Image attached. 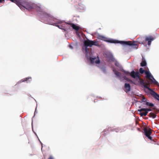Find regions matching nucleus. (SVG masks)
Segmentation results:
<instances>
[{"label":"nucleus","instance_id":"obj_1","mask_svg":"<svg viewBox=\"0 0 159 159\" xmlns=\"http://www.w3.org/2000/svg\"><path fill=\"white\" fill-rule=\"evenodd\" d=\"M47 17L49 20H52L56 22L57 23H53L52 25L58 27L59 28L64 30V29L62 27H65L67 25H71L73 29L75 30L76 31H78L80 29L79 26L72 23H69L65 22L59 20H57L56 19L54 18L52 16L49 15L48 14L47 15Z\"/></svg>","mask_w":159,"mask_h":159},{"label":"nucleus","instance_id":"obj_2","mask_svg":"<svg viewBox=\"0 0 159 159\" xmlns=\"http://www.w3.org/2000/svg\"><path fill=\"white\" fill-rule=\"evenodd\" d=\"M35 8L36 10L38 11H42V9L39 7H36L35 4L31 2L25 1H21L20 0V9L21 10H27L29 11H31Z\"/></svg>","mask_w":159,"mask_h":159},{"label":"nucleus","instance_id":"obj_3","mask_svg":"<svg viewBox=\"0 0 159 159\" xmlns=\"http://www.w3.org/2000/svg\"><path fill=\"white\" fill-rule=\"evenodd\" d=\"M84 44L85 46V50L86 52H88V46L92 47L93 45L99 46V45L98 42L96 40H90L88 39L84 41Z\"/></svg>","mask_w":159,"mask_h":159},{"label":"nucleus","instance_id":"obj_4","mask_svg":"<svg viewBox=\"0 0 159 159\" xmlns=\"http://www.w3.org/2000/svg\"><path fill=\"white\" fill-rule=\"evenodd\" d=\"M145 73L146 75V78L151 80V83H152L154 84H157L158 83V82L156 80L149 71H145Z\"/></svg>","mask_w":159,"mask_h":159},{"label":"nucleus","instance_id":"obj_5","mask_svg":"<svg viewBox=\"0 0 159 159\" xmlns=\"http://www.w3.org/2000/svg\"><path fill=\"white\" fill-rule=\"evenodd\" d=\"M135 79L136 82H137L138 83H140L141 84H143L144 86L146 85L149 87V86L150 85V83L148 80H147V81L148 82L147 83H144L143 79H142L139 75H138V77H137L135 78Z\"/></svg>","mask_w":159,"mask_h":159},{"label":"nucleus","instance_id":"obj_6","mask_svg":"<svg viewBox=\"0 0 159 159\" xmlns=\"http://www.w3.org/2000/svg\"><path fill=\"white\" fill-rule=\"evenodd\" d=\"M143 130L145 135L146 137L150 140L154 141V140L152 139V137L150 136L152 133V130L150 128L148 129L147 128L145 127L144 128Z\"/></svg>","mask_w":159,"mask_h":159},{"label":"nucleus","instance_id":"obj_7","mask_svg":"<svg viewBox=\"0 0 159 159\" xmlns=\"http://www.w3.org/2000/svg\"><path fill=\"white\" fill-rule=\"evenodd\" d=\"M145 88L150 91V94L155 99L159 101V95L153 91L152 89L146 85L144 86Z\"/></svg>","mask_w":159,"mask_h":159},{"label":"nucleus","instance_id":"obj_8","mask_svg":"<svg viewBox=\"0 0 159 159\" xmlns=\"http://www.w3.org/2000/svg\"><path fill=\"white\" fill-rule=\"evenodd\" d=\"M98 39L102 40L105 41L107 42L112 43H118L117 41L112 39H109L102 35H99L98 37Z\"/></svg>","mask_w":159,"mask_h":159},{"label":"nucleus","instance_id":"obj_9","mask_svg":"<svg viewBox=\"0 0 159 159\" xmlns=\"http://www.w3.org/2000/svg\"><path fill=\"white\" fill-rule=\"evenodd\" d=\"M117 41V40H116ZM118 43H120L121 44H123L127 45L129 46H135L136 48H137L138 47V45L137 44L135 43V42L132 43V41H122L120 42H119V41H117V42Z\"/></svg>","mask_w":159,"mask_h":159},{"label":"nucleus","instance_id":"obj_10","mask_svg":"<svg viewBox=\"0 0 159 159\" xmlns=\"http://www.w3.org/2000/svg\"><path fill=\"white\" fill-rule=\"evenodd\" d=\"M97 58L98 59L96 61H95V60L96 59L95 57H90V61L91 63L93 64L95 62L97 64H98L100 63V61L98 56H97Z\"/></svg>","mask_w":159,"mask_h":159},{"label":"nucleus","instance_id":"obj_11","mask_svg":"<svg viewBox=\"0 0 159 159\" xmlns=\"http://www.w3.org/2000/svg\"><path fill=\"white\" fill-rule=\"evenodd\" d=\"M154 38L152 36H149L145 37V40L146 41L148 42V45H151L152 41L154 40Z\"/></svg>","mask_w":159,"mask_h":159},{"label":"nucleus","instance_id":"obj_12","mask_svg":"<svg viewBox=\"0 0 159 159\" xmlns=\"http://www.w3.org/2000/svg\"><path fill=\"white\" fill-rule=\"evenodd\" d=\"M139 75L138 72H135L134 71H132L130 74V76L133 78L135 79Z\"/></svg>","mask_w":159,"mask_h":159},{"label":"nucleus","instance_id":"obj_13","mask_svg":"<svg viewBox=\"0 0 159 159\" xmlns=\"http://www.w3.org/2000/svg\"><path fill=\"white\" fill-rule=\"evenodd\" d=\"M125 91L126 92H128L130 91L131 87L130 85L129 84L125 83Z\"/></svg>","mask_w":159,"mask_h":159},{"label":"nucleus","instance_id":"obj_14","mask_svg":"<svg viewBox=\"0 0 159 159\" xmlns=\"http://www.w3.org/2000/svg\"><path fill=\"white\" fill-rule=\"evenodd\" d=\"M31 78L30 77H29L22 79L21 80H20V82L27 81V83H29L31 81Z\"/></svg>","mask_w":159,"mask_h":159},{"label":"nucleus","instance_id":"obj_15","mask_svg":"<svg viewBox=\"0 0 159 159\" xmlns=\"http://www.w3.org/2000/svg\"><path fill=\"white\" fill-rule=\"evenodd\" d=\"M148 116L150 117H152L153 119H155L157 115L153 112H150Z\"/></svg>","mask_w":159,"mask_h":159},{"label":"nucleus","instance_id":"obj_16","mask_svg":"<svg viewBox=\"0 0 159 159\" xmlns=\"http://www.w3.org/2000/svg\"><path fill=\"white\" fill-rule=\"evenodd\" d=\"M113 71L114 72L115 74L117 77H120L121 75V74L118 71H117L116 70H113Z\"/></svg>","mask_w":159,"mask_h":159},{"label":"nucleus","instance_id":"obj_17","mask_svg":"<svg viewBox=\"0 0 159 159\" xmlns=\"http://www.w3.org/2000/svg\"><path fill=\"white\" fill-rule=\"evenodd\" d=\"M147 64L146 62L145 61H142V62L141 63L140 65L141 66L143 67L145 66Z\"/></svg>","mask_w":159,"mask_h":159},{"label":"nucleus","instance_id":"obj_18","mask_svg":"<svg viewBox=\"0 0 159 159\" xmlns=\"http://www.w3.org/2000/svg\"><path fill=\"white\" fill-rule=\"evenodd\" d=\"M144 104L147 105V106H148L150 107H153L154 106V105L153 103H149L148 102H146L145 103H144Z\"/></svg>","mask_w":159,"mask_h":159},{"label":"nucleus","instance_id":"obj_19","mask_svg":"<svg viewBox=\"0 0 159 159\" xmlns=\"http://www.w3.org/2000/svg\"><path fill=\"white\" fill-rule=\"evenodd\" d=\"M148 113V112L147 111H145V112H141L140 113V115L141 116H146L147 115Z\"/></svg>","mask_w":159,"mask_h":159},{"label":"nucleus","instance_id":"obj_20","mask_svg":"<svg viewBox=\"0 0 159 159\" xmlns=\"http://www.w3.org/2000/svg\"><path fill=\"white\" fill-rule=\"evenodd\" d=\"M139 71L140 73L141 74H143L144 73V72H145V71L142 68H140L139 70Z\"/></svg>","mask_w":159,"mask_h":159},{"label":"nucleus","instance_id":"obj_21","mask_svg":"<svg viewBox=\"0 0 159 159\" xmlns=\"http://www.w3.org/2000/svg\"><path fill=\"white\" fill-rule=\"evenodd\" d=\"M142 101L144 102H147V100L146 99V98H145V97L144 96H143L142 97Z\"/></svg>","mask_w":159,"mask_h":159},{"label":"nucleus","instance_id":"obj_22","mask_svg":"<svg viewBox=\"0 0 159 159\" xmlns=\"http://www.w3.org/2000/svg\"><path fill=\"white\" fill-rule=\"evenodd\" d=\"M115 65L117 67H119L120 66V64L117 61H116L115 63Z\"/></svg>","mask_w":159,"mask_h":159},{"label":"nucleus","instance_id":"obj_23","mask_svg":"<svg viewBox=\"0 0 159 159\" xmlns=\"http://www.w3.org/2000/svg\"><path fill=\"white\" fill-rule=\"evenodd\" d=\"M138 111H146V108H141Z\"/></svg>","mask_w":159,"mask_h":159},{"label":"nucleus","instance_id":"obj_24","mask_svg":"<svg viewBox=\"0 0 159 159\" xmlns=\"http://www.w3.org/2000/svg\"><path fill=\"white\" fill-rule=\"evenodd\" d=\"M123 71L126 75H129V74L130 75V73H129L128 71H126L124 70Z\"/></svg>","mask_w":159,"mask_h":159},{"label":"nucleus","instance_id":"obj_25","mask_svg":"<svg viewBox=\"0 0 159 159\" xmlns=\"http://www.w3.org/2000/svg\"><path fill=\"white\" fill-rule=\"evenodd\" d=\"M152 111V110L150 109L146 108V111H148H148Z\"/></svg>","mask_w":159,"mask_h":159},{"label":"nucleus","instance_id":"obj_26","mask_svg":"<svg viewBox=\"0 0 159 159\" xmlns=\"http://www.w3.org/2000/svg\"><path fill=\"white\" fill-rule=\"evenodd\" d=\"M48 159H53V157L52 156H50L48 158Z\"/></svg>","mask_w":159,"mask_h":159},{"label":"nucleus","instance_id":"obj_27","mask_svg":"<svg viewBox=\"0 0 159 159\" xmlns=\"http://www.w3.org/2000/svg\"><path fill=\"white\" fill-rule=\"evenodd\" d=\"M158 111H159V110L157 109L156 110H155V112H156V113H158Z\"/></svg>","mask_w":159,"mask_h":159},{"label":"nucleus","instance_id":"obj_28","mask_svg":"<svg viewBox=\"0 0 159 159\" xmlns=\"http://www.w3.org/2000/svg\"><path fill=\"white\" fill-rule=\"evenodd\" d=\"M123 78H124L125 79V80H128V78H127L126 76H124Z\"/></svg>","mask_w":159,"mask_h":159},{"label":"nucleus","instance_id":"obj_29","mask_svg":"<svg viewBox=\"0 0 159 159\" xmlns=\"http://www.w3.org/2000/svg\"><path fill=\"white\" fill-rule=\"evenodd\" d=\"M4 2V0H0V3L2 2Z\"/></svg>","mask_w":159,"mask_h":159},{"label":"nucleus","instance_id":"obj_30","mask_svg":"<svg viewBox=\"0 0 159 159\" xmlns=\"http://www.w3.org/2000/svg\"><path fill=\"white\" fill-rule=\"evenodd\" d=\"M75 1L76 2H80V1H81V0H75Z\"/></svg>","mask_w":159,"mask_h":159},{"label":"nucleus","instance_id":"obj_31","mask_svg":"<svg viewBox=\"0 0 159 159\" xmlns=\"http://www.w3.org/2000/svg\"><path fill=\"white\" fill-rule=\"evenodd\" d=\"M156 109H157L155 107H154L153 108V109H153V110H154V111H155V110H156Z\"/></svg>","mask_w":159,"mask_h":159},{"label":"nucleus","instance_id":"obj_32","mask_svg":"<svg viewBox=\"0 0 159 159\" xmlns=\"http://www.w3.org/2000/svg\"><path fill=\"white\" fill-rule=\"evenodd\" d=\"M81 2H80V3L79 2V6H81Z\"/></svg>","mask_w":159,"mask_h":159}]
</instances>
